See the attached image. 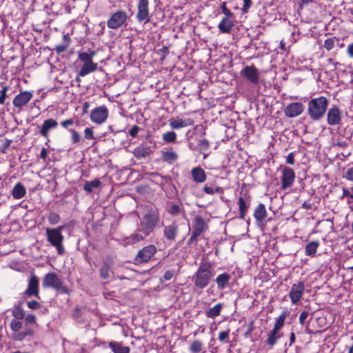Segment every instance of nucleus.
<instances>
[{"mask_svg": "<svg viewBox=\"0 0 353 353\" xmlns=\"http://www.w3.org/2000/svg\"><path fill=\"white\" fill-rule=\"evenodd\" d=\"M212 263L210 261H201L192 276L194 285L196 288L203 290L210 283L214 276Z\"/></svg>", "mask_w": 353, "mask_h": 353, "instance_id": "f257e3e1", "label": "nucleus"}, {"mask_svg": "<svg viewBox=\"0 0 353 353\" xmlns=\"http://www.w3.org/2000/svg\"><path fill=\"white\" fill-rule=\"evenodd\" d=\"M143 217L140 221V226L151 234L160 222V212L153 203L145 205Z\"/></svg>", "mask_w": 353, "mask_h": 353, "instance_id": "f03ea898", "label": "nucleus"}, {"mask_svg": "<svg viewBox=\"0 0 353 353\" xmlns=\"http://www.w3.org/2000/svg\"><path fill=\"white\" fill-rule=\"evenodd\" d=\"M328 99L323 96L312 98L307 103V114L312 121H319L325 114L328 107Z\"/></svg>", "mask_w": 353, "mask_h": 353, "instance_id": "7ed1b4c3", "label": "nucleus"}, {"mask_svg": "<svg viewBox=\"0 0 353 353\" xmlns=\"http://www.w3.org/2000/svg\"><path fill=\"white\" fill-rule=\"evenodd\" d=\"M209 221L201 216L196 215L192 219V230L187 244L190 245L193 243L197 244L198 239L209 230Z\"/></svg>", "mask_w": 353, "mask_h": 353, "instance_id": "20e7f679", "label": "nucleus"}, {"mask_svg": "<svg viewBox=\"0 0 353 353\" xmlns=\"http://www.w3.org/2000/svg\"><path fill=\"white\" fill-rule=\"evenodd\" d=\"M64 228L65 225H59L56 228H48L46 229L47 241L52 246L56 248L59 254H63L65 251L63 245L64 236L62 234V231Z\"/></svg>", "mask_w": 353, "mask_h": 353, "instance_id": "39448f33", "label": "nucleus"}, {"mask_svg": "<svg viewBox=\"0 0 353 353\" xmlns=\"http://www.w3.org/2000/svg\"><path fill=\"white\" fill-rule=\"evenodd\" d=\"M42 285L44 288H51L58 292L65 294H69L70 290L64 285L61 279L54 272H48L43 278Z\"/></svg>", "mask_w": 353, "mask_h": 353, "instance_id": "423d86ee", "label": "nucleus"}, {"mask_svg": "<svg viewBox=\"0 0 353 353\" xmlns=\"http://www.w3.org/2000/svg\"><path fill=\"white\" fill-rule=\"evenodd\" d=\"M128 19V16L125 10H117L108 19L107 26L112 30H118L126 23Z\"/></svg>", "mask_w": 353, "mask_h": 353, "instance_id": "0eeeda50", "label": "nucleus"}, {"mask_svg": "<svg viewBox=\"0 0 353 353\" xmlns=\"http://www.w3.org/2000/svg\"><path fill=\"white\" fill-rule=\"evenodd\" d=\"M149 5L148 0H139L136 14V19L138 22L145 24L150 21Z\"/></svg>", "mask_w": 353, "mask_h": 353, "instance_id": "6e6552de", "label": "nucleus"}, {"mask_svg": "<svg viewBox=\"0 0 353 353\" xmlns=\"http://www.w3.org/2000/svg\"><path fill=\"white\" fill-rule=\"evenodd\" d=\"M157 249L154 245H148L140 250L134 258L137 263L148 262L157 253Z\"/></svg>", "mask_w": 353, "mask_h": 353, "instance_id": "1a4fd4ad", "label": "nucleus"}, {"mask_svg": "<svg viewBox=\"0 0 353 353\" xmlns=\"http://www.w3.org/2000/svg\"><path fill=\"white\" fill-rule=\"evenodd\" d=\"M295 177V172L292 168L287 166L283 168L281 176V189L286 190L291 188L294 183Z\"/></svg>", "mask_w": 353, "mask_h": 353, "instance_id": "9d476101", "label": "nucleus"}, {"mask_svg": "<svg viewBox=\"0 0 353 353\" xmlns=\"http://www.w3.org/2000/svg\"><path fill=\"white\" fill-rule=\"evenodd\" d=\"M109 115V110L105 105H101L94 108L90 115V120L98 125L104 123Z\"/></svg>", "mask_w": 353, "mask_h": 353, "instance_id": "9b49d317", "label": "nucleus"}, {"mask_svg": "<svg viewBox=\"0 0 353 353\" xmlns=\"http://www.w3.org/2000/svg\"><path fill=\"white\" fill-rule=\"evenodd\" d=\"M150 234L149 232L141 227V228L137 229L130 236L123 238V245L127 246L139 243V242L143 241Z\"/></svg>", "mask_w": 353, "mask_h": 353, "instance_id": "f8f14e48", "label": "nucleus"}, {"mask_svg": "<svg viewBox=\"0 0 353 353\" xmlns=\"http://www.w3.org/2000/svg\"><path fill=\"white\" fill-rule=\"evenodd\" d=\"M305 291V283L303 281H299L292 284L289 292V298L293 304H297Z\"/></svg>", "mask_w": 353, "mask_h": 353, "instance_id": "ddd939ff", "label": "nucleus"}, {"mask_svg": "<svg viewBox=\"0 0 353 353\" xmlns=\"http://www.w3.org/2000/svg\"><path fill=\"white\" fill-rule=\"evenodd\" d=\"M32 97V92L28 90L21 91L14 97L12 101L13 106L21 110L31 101Z\"/></svg>", "mask_w": 353, "mask_h": 353, "instance_id": "4468645a", "label": "nucleus"}, {"mask_svg": "<svg viewBox=\"0 0 353 353\" xmlns=\"http://www.w3.org/2000/svg\"><path fill=\"white\" fill-rule=\"evenodd\" d=\"M59 125L58 122L54 119H48L44 120L43 122L40 130L39 134L41 136L45 138L46 139V145H48L50 141V132L54 129H56Z\"/></svg>", "mask_w": 353, "mask_h": 353, "instance_id": "2eb2a0df", "label": "nucleus"}, {"mask_svg": "<svg viewBox=\"0 0 353 353\" xmlns=\"http://www.w3.org/2000/svg\"><path fill=\"white\" fill-rule=\"evenodd\" d=\"M24 294L28 297L34 296L39 298V279L34 274H31L30 276L28 287L24 292Z\"/></svg>", "mask_w": 353, "mask_h": 353, "instance_id": "dca6fc26", "label": "nucleus"}, {"mask_svg": "<svg viewBox=\"0 0 353 353\" xmlns=\"http://www.w3.org/2000/svg\"><path fill=\"white\" fill-rule=\"evenodd\" d=\"M241 75L254 84L259 81V72L254 65H246L241 71Z\"/></svg>", "mask_w": 353, "mask_h": 353, "instance_id": "f3484780", "label": "nucleus"}, {"mask_svg": "<svg viewBox=\"0 0 353 353\" xmlns=\"http://www.w3.org/2000/svg\"><path fill=\"white\" fill-rule=\"evenodd\" d=\"M305 110L301 102H292L289 103L284 109L285 115L288 118H294L301 115Z\"/></svg>", "mask_w": 353, "mask_h": 353, "instance_id": "a211bd4d", "label": "nucleus"}, {"mask_svg": "<svg viewBox=\"0 0 353 353\" xmlns=\"http://www.w3.org/2000/svg\"><path fill=\"white\" fill-rule=\"evenodd\" d=\"M342 119V113L336 105H332L327 111V123L330 125H339Z\"/></svg>", "mask_w": 353, "mask_h": 353, "instance_id": "6ab92c4d", "label": "nucleus"}, {"mask_svg": "<svg viewBox=\"0 0 353 353\" xmlns=\"http://www.w3.org/2000/svg\"><path fill=\"white\" fill-rule=\"evenodd\" d=\"M179 159V154L172 147L161 150V159L163 162L172 165Z\"/></svg>", "mask_w": 353, "mask_h": 353, "instance_id": "aec40b11", "label": "nucleus"}, {"mask_svg": "<svg viewBox=\"0 0 353 353\" xmlns=\"http://www.w3.org/2000/svg\"><path fill=\"white\" fill-rule=\"evenodd\" d=\"M113 265V257L110 255L106 256L103 261L101 268L99 269V276L101 279L106 280L110 277V273Z\"/></svg>", "mask_w": 353, "mask_h": 353, "instance_id": "412c9836", "label": "nucleus"}, {"mask_svg": "<svg viewBox=\"0 0 353 353\" xmlns=\"http://www.w3.org/2000/svg\"><path fill=\"white\" fill-rule=\"evenodd\" d=\"M83 63V65L79 71V77H85V75L95 72L98 68V63H94L93 61L88 60L85 59H79Z\"/></svg>", "mask_w": 353, "mask_h": 353, "instance_id": "4be33fe9", "label": "nucleus"}, {"mask_svg": "<svg viewBox=\"0 0 353 353\" xmlns=\"http://www.w3.org/2000/svg\"><path fill=\"white\" fill-rule=\"evenodd\" d=\"M34 329L32 326H24L23 330L12 334V339L16 341H23L26 339L30 341L34 337Z\"/></svg>", "mask_w": 353, "mask_h": 353, "instance_id": "5701e85b", "label": "nucleus"}, {"mask_svg": "<svg viewBox=\"0 0 353 353\" xmlns=\"http://www.w3.org/2000/svg\"><path fill=\"white\" fill-rule=\"evenodd\" d=\"M179 232V228L178 224L172 223L170 225L164 226L163 236L170 242L175 241Z\"/></svg>", "mask_w": 353, "mask_h": 353, "instance_id": "b1692460", "label": "nucleus"}, {"mask_svg": "<svg viewBox=\"0 0 353 353\" xmlns=\"http://www.w3.org/2000/svg\"><path fill=\"white\" fill-rule=\"evenodd\" d=\"M234 26V18L223 17L219 23L218 28L219 32L223 34H230Z\"/></svg>", "mask_w": 353, "mask_h": 353, "instance_id": "393cba45", "label": "nucleus"}, {"mask_svg": "<svg viewBox=\"0 0 353 353\" xmlns=\"http://www.w3.org/2000/svg\"><path fill=\"white\" fill-rule=\"evenodd\" d=\"M254 217L258 225H263L268 216V212L263 203H259L254 211Z\"/></svg>", "mask_w": 353, "mask_h": 353, "instance_id": "a878e982", "label": "nucleus"}, {"mask_svg": "<svg viewBox=\"0 0 353 353\" xmlns=\"http://www.w3.org/2000/svg\"><path fill=\"white\" fill-rule=\"evenodd\" d=\"M194 124V120L188 118L186 119H170L169 121V125L173 130H178Z\"/></svg>", "mask_w": 353, "mask_h": 353, "instance_id": "bb28decb", "label": "nucleus"}, {"mask_svg": "<svg viewBox=\"0 0 353 353\" xmlns=\"http://www.w3.org/2000/svg\"><path fill=\"white\" fill-rule=\"evenodd\" d=\"M250 201V196H248V198L240 196L238 199L237 204L239 205V219H245V215L248 212Z\"/></svg>", "mask_w": 353, "mask_h": 353, "instance_id": "cd10ccee", "label": "nucleus"}, {"mask_svg": "<svg viewBox=\"0 0 353 353\" xmlns=\"http://www.w3.org/2000/svg\"><path fill=\"white\" fill-rule=\"evenodd\" d=\"M192 180L196 183H202L207 179L205 170L201 166L193 168L190 172Z\"/></svg>", "mask_w": 353, "mask_h": 353, "instance_id": "c85d7f7f", "label": "nucleus"}, {"mask_svg": "<svg viewBox=\"0 0 353 353\" xmlns=\"http://www.w3.org/2000/svg\"><path fill=\"white\" fill-rule=\"evenodd\" d=\"M231 278V275L227 272L219 274L214 280L218 290H223L229 287Z\"/></svg>", "mask_w": 353, "mask_h": 353, "instance_id": "c756f323", "label": "nucleus"}, {"mask_svg": "<svg viewBox=\"0 0 353 353\" xmlns=\"http://www.w3.org/2000/svg\"><path fill=\"white\" fill-rule=\"evenodd\" d=\"M202 191L208 195H213L214 194H222L224 192V188L215 185L214 183H207L203 187Z\"/></svg>", "mask_w": 353, "mask_h": 353, "instance_id": "7c9ffc66", "label": "nucleus"}, {"mask_svg": "<svg viewBox=\"0 0 353 353\" xmlns=\"http://www.w3.org/2000/svg\"><path fill=\"white\" fill-rule=\"evenodd\" d=\"M72 43V40L70 37L69 34H63L62 43L61 44L57 45L54 50L56 51L57 54H61L67 50V49L70 47Z\"/></svg>", "mask_w": 353, "mask_h": 353, "instance_id": "2f4dec72", "label": "nucleus"}, {"mask_svg": "<svg viewBox=\"0 0 353 353\" xmlns=\"http://www.w3.org/2000/svg\"><path fill=\"white\" fill-rule=\"evenodd\" d=\"M26 194V188L21 182H18L14 185L12 190V196L14 199H21Z\"/></svg>", "mask_w": 353, "mask_h": 353, "instance_id": "473e14b6", "label": "nucleus"}, {"mask_svg": "<svg viewBox=\"0 0 353 353\" xmlns=\"http://www.w3.org/2000/svg\"><path fill=\"white\" fill-rule=\"evenodd\" d=\"M223 307V304L221 303H218L212 307H210L208 310H207L205 312V314L206 317L214 319L221 314Z\"/></svg>", "mask_w": 353, "mask_h": 353, "instance_id": "72a5a7b5", "label": "nucleus"}, {"mask_svg": "<svg viewBox=\"0 0 353 353\" xmlns=\"http://www.w3.org/2000/svg\"><path fill=\"white\" fill-rule=\"evenodd\" d=\"M150 148L143 144L135 148L133 152L134 155L137 159L145 158L150 155Z\"/></svg>", "mask_w": 353, "mask_h": 353, "instance_id": "f704fd0d", "label": "nucleus"}, {"mask_svg": "<svg viewBox=\"0 0 353 353\" xmlns=\"http://www.w3.org/2000/svg\"><path fill=\"white\" fill-rule=\"evenodd\" d=\"M281 337V334L279 333V331L272 329L268 334L265 343L272 347L276 344Z\"/></svg>", "mask_w": 353, "mask_h": 353, "instance_id": "c9c22d12", "label": "nucleus"}, {"mask_svg": "<svg viewBox=\"0 0 353 353\" xmlns=\"http://www.w3.org/2000/svg\"><path fill=\"white\" fill-rule=\"evenodd\" d=\"M27 306L30 310H39V313L43 315L48 312L47 307L35 300L28 301Z\"/></svg>", "mask_w": 353, "mask_h": 353, "instance_id": "e433bc0d", "label": "nucleus"}, {"mask_svg": "<svg viewBox=\"0 0 353 353\" xmlns=\"http://www.w3.org/2000/svg\"><path fill=\"white\" fill-rule=\"evenodd\" d=\"M109 347L114 353H129L130 350L129 347L124 346L121 343L116 341H110L109 343Z\"/></svg>", "mask_w": 353, "mask_h": 353, "instance_id": "4c0bfd02", "label": "nucleus"}, {"mask_svg": "<svg viewBox=\"0 0 353 353\" xmlns=\"http://www.w3.org/2000/svg\"><path fill=\"white\" fill-rule=\"evenodd\" d=\"M320 243L318 241H314L306 244L305 254L306 256H313L316 254Z\"/></svg>", "mask_w": 353, "mask_h": 353, "instance_id": "58836bf2", "label": "nucleus"}, {"mask_svg": "<svg viewBox=\"0 0 353 353\" xmlns=\"http://www.w3.org/2000/svg\"><path fill=\"white\" fill-rule=\"evenodd\" d=\"M101 181L99 179L93 181H86L83 185V190L88 194L92 192L93 188H98L101 186Z\"/></svg>", "mask_w": 353, "mask_h": 353, "instance_id": "ea45409f", "label": "nucleus"}, {"mask_svg": "<svg viewBox=\"0 0 353 353\" xmlns=\"http://www.w3.org/2000/svg\"><path fill=\"white\" fill-rule=\"evenodd\" d=\"M289 312L287 310H284L276 319L273 329L280 331L284 325L285 321Z\"/></svg>", "mask_w": 353, "mask_h": 353, "instance_id": "a19ab883", "label": "nucleus"}, {"mask_svg": "<svg viewBox=\"0 0 353 353\" xmlns=\"http://www.w3.org/2000/svg\"><path fill=\"white\" fill-rule=\"evenodd\" d=\"M210 148V142L208 139L203 138L201 139H199L197 143V150L199 152L203 153L204 157L203 158L205 159L207 157V154H205L206 151H208Z\"/></svg>", "mask_w": 353, "mask_h": 353, "instance_id": "79ce46f5", "label": "nucleus"}, {"mask_svg": "<svg viewBox=\"0 0 353 353\" xmlns=\"http://www.w3.org/2000/svg\"><path fill=\"white\" fill-rule=\"evenodd\" d=\"M12 314L14 317V319L22 320L25 316V311L21 307V304L19 303L12 308Z\"/></svg>", "mask_w": 353, "mask_h": 353, "instance_id": "37998d69", "label": "nucleus"}, {"mask_svg": "<svg viewBox=\"0 0 353 353\" xmlns=\"http://www.w3.org/2000/svg\"><path fill=\"white\" fill-rule=\"evenodd\" d=\"M176 134L174 131H168L163 134L162 139L166 143H173L176 141Z\"/></svg>", "mask_w": 353, "mask_h": 353, "instance_id": "c03bdc74", "label": "nucleus"}, {"mask_svg": "<svg viewBox=\"0 0 353 353\" xmlns=\"http://www.w3.org/2000/svg\"><path fill=\"white\" fill-rule=\"evenodd\" d=\"M203 347V344L201 341L194 340L189 347V350L191 353H199L202 351Z\"/></svg>", "mask_w": 353, "mask_h": 353, "instance_id": "a18cd8bd", "label": "nucleus"}, {"mask_svg": "<svg viewBox=\"0 0 353 353\" xmlns=\"http://www.w3.org/2000/svg\"><path fill=\"white\" fill-rule=\"evenodd\" d=\"M339 39L336 37L327 38L324 41L323 47L327 51H330L334 48L336 42H339Z\"/></svg>", "mask_w": 353, "mask_h": 353, "instance_id": "49530a36", "label": "nucleus"}, {"mask_svg": "<svg viewBox=\"0 0 353 353\" xmlns=\"http://www.w3.org/2000/svg\"><path fill=\"white\" fill-rule=\"evenodd\" d=\"M10 330L14 332L13 334L18 333L22 328V322L20 320L12 319L10 323Z\"/></svg>", "mask_w": 353, "mask_h": 353, "instance_id": "de8ad7c7", "label": "nucleus"}, {"mask_svg": "<svg viewBox=\"0 0 353 353\" xmlns=\"http://www.w3.org/2000/svg\"><path fill=\"white\" fill-rule=\"evenodd\" d=\"M25 325L24 326H37V318L33 314H28L24 316Z\"/></svg>", "mask_w": 353, "mask_h": 353, "instance_id": "09e8293b", "label": "nucleus"}, {"mask_svg": "<svg viewBox=\"0 0 353 353\" xmlns=\"http://www.w3.org/2000/svg\"><path fill=\"white\" fill-rule=\"evenodd\" d=\"M97 54L95 50H89V52H79L78 53V59H85L93 61V57Z\"/></svg>", "mask_w": 353, "mask_h": 353, "instance_id": "8fccbe9b", "label": "nucleus"}, {"mask_svg": "<svg viewBox=\"0 0 353 353\" xmlns=\"http://www.w3.org/2000/svg\"><path fill=\"white\" fill-rule=\"evenodd\" d=\"M183 210V208H182V205H176V204H174V205H172L168 210V212L171 215V216H176L178 215Z\"/></svg>", "mask_w": 353, "mask_h": 353, "instance_id": "3c124183", "label": "nucleus"}, {"mask_svg": "<svg viewBox=\"0 0 353 353\" xmlns=\"http://www.w3.org/2000/svg\"><path fill=\"white\" fill-rule=\"evenodd\" d=\"M9 85H4L2 86V89L0 90V105H3L5 101L8 97L7 92L9 90Z\"/></svg>", "mask_w": 353, "mask_h": 353, "instance_id": "603ef678", "label": "nucleus"}, {"mask_svg": "<svg viewBox=\"0 0 353 353\" xmlns=\"http://www.w3.org/2000/svg\"><path fill=\"white\" fill-rule=\"evenodd\" d=\"M48 221L51 225H56L60 221V216L56 212H50Z\"/></svg>", "mask_w": 353, "mask_h": 353, "instance_id": "864d4df0", "label": "nucleus"}, {"mask_svg": "<svg viewBox=\"0 0 353 353\" xmlns=\"http://www.w3.org/2000/svg\"><path fill=\"white\" fill-rule=\"evenodd\" d=\"M229 336L230 329H228L227 330L220 332L218 339L222 343H228L229 342Z\"/></svg>", "mask_w": 353, "mask_h": 353, "instance_id": "5fc2aeb1", "label": "nucleus"}, {"mask_svg": "<svg viewBox=\"0 0 353 353\" xmlns=\"http://www.w3.org/2000/svg\"><path fill=\"white\" fill-rule=\"evenodd\" d=\"M71 134V141L73 144L77 143L81 140V136L79 132L74 129H68Z\"/></svg>", "mask_w": 353, "mask_h": 353, "instance_id": "6e6d98bb", "label": "nucleus"}, {"mask_svg": "<svg viewBox=\"0 0 353 353\" xmlns=\"http://www.w3.org/2000/svg\"><path fill=\"white\" fill-rule=\"evenodd\" d=\"M221 11H222L223 14H224L225 17L234 18V13L226 6L225 2H223L221 3Z\"/></svg>", "mask_w": 353, "mask_h": 353, "instance_id": "4d7b16f0", "label": "nucleus"}, {"mask_svg": "<svg viewBox=\"0 0 353 353\" xmlns=\"http://www.w3.org/2000/svg\"><path fill=\"white\" fill-rule=\"evenodd\" d=\"M2 143L0 145V152L6 153L8 148L10 147L12 141L8 139H4L1 140Z\"/></svg>", "mask_w": 353, "mask_h": 353, "instance_id": "13d9d810", "label": "nucleus"}, {"mask_svg": "<svg viewBox=\"0 0 353 353\" xmlns=\"http://www.w3.org/2000/svg\"><path fill=\"white\" fill-rule=\"evenodd\" d=\"M243 5L241 8V12L243 14H247L252 5V0H243Z\"/></svg>", "mask_w": 353, "mask_h": 353, "instance_id": "bf43d9fd", "label": "nucleus"}, {"mask_svg": "<svg viewBox=\"0 0 353 353\" xmlns=\"http://www.w3.org/2000/svg\"><path fill=\"white\" fill-rule=\"evenodd\" d=\"M140 130L141 128L138 125H134L131 128L128 133L132 138H135Z\"/></svg>", "mask_w": 353, "mask_h": 353, "instance_id": "052dcab7", "label": "nucleus"}, {"mask_svg": "<svg viewBox=\"0 0 353 353\" xmlns=\"http://www.w3.org/2000/svg\"><path fill=\"white\" fill-rule=\"evenodd\" d=\"M176 275L175 271L173 270H169L165 272L163 274V279L165 281L171 280Z\"/></svg>", "mask_w": 353, "mask_h": 353, "instance_id": "680f3d73", "label": "nucleus"}, {"mask_svg": "<svg viewBox=\"0 0 353 353\" xmlns=\"http://www.w3.org/2000/svg\"><path fill=\"white\" fill-rule=\"evenodd\" d=\"M84 137L86 139H94V132L92 128H86L84 130Z\"/></svg>", "mask_w": 353, "mask_h": 353, "instance_id": "e2e57ef3", "label": "nucleus"}, {"mask_svg": "<svg viewBox=\"0 0 353 353\" xmlns=\"http://www.w3.org/2000/svg\"><path fill=\"white\" fill-rule=\"evenodd\" d=\"M74 123V121L73 119H68L63 120L61 122V125L65 129H68L70 126L73 125Z\"/></svg>", "mask_w": 353, "mask_h": 353, "instance_id": "0e129e2a", "label": "nucleus"}, {"mask_svg": "<svg viewBox=\"0 0 353 353\" xmlns=\"http://www.w3.org/2000/svg\"><path fill=\"white\" fill-rule=\"evenodd\" d=\"M344 177L348 181H353V165L347 168Z\"/></svg>", "mask_w": 353, "mask_h": 353, "instance_id": "69168bd1", "label": "nucleus"}, {"mask_svg": "<svg viewBox=\"0 0 353 353\" xmlns=\"http://www.w3.org/2000/svg\"><path fill=\"white\" fill-rule=\"evenodd\" d=\"M309 315V313L308 312L304 310V311H302L299 315V323L302 325H303L305 324V319L307 318Z\"/></svg>", "mask_w": 353, "mask_h": 353, "instance_id": "338daca9", "label": "nucleus"}, {"mask_svg": "<svg viewBox=\"0 0 353 353\" xmlns=\"http://www.w3.org/2000/svg\"><path fill=\"white\" fill-rule=\"evenodd\" d=\"M48 152L46 148H42L39 154V157L45 162L47 161Z\"/></svg>", "mask_w": 353, "mask_h": 353, "instance_id": "774afa93", "label": "nucleus"}]
</instances>
